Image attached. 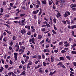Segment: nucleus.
<instances>
[{
    "instance_id": "obj_1",
    "label": "nucleus",
    "mask_w": 76,
    "mask_h": 76,
    "mask_svg": "<svg viewBox=\"0 0 76 76\" xmlns=\"http://www.w3.org/2000/svg\"><path fill=\"white\" fill-rule=\"evenodd\" d=\"M70 15V13L69 11H66L64 14V16L65 18H67L68 16Z\"/></svg>"
},
{
    "instance_id": "obj_2",
    "label": "nucleus",
    "mask_w": 76,
    "mask_h": 76,
    "mask_svg": "<svg viewBox=\"0 0 76 76\" xmlns=\"http://www.w3.org/2000/svg\"><path fill=\"white\" fill-rule=\"evenodd\" d=\"M60 2L61 3L60 4V7H65V4H64V1L63 0H61V1H60Z\"/></svg>"
},
{
    "instance_id": "obj_3",
    "label": "nucleus",
    "mask_w": 76,
    "mask_h": 76,
    "mask_svg": "<svg viewBox=\"0 0 76 76\" xmlns=\"http://www.w3.org/2000/svg\"><path fill=\"white\" fill-rule=\"evenodd\" d=\"M29 42H32V43H33L34 44H35V38H34L33 37L31 39H30L29 41Z\"/></svg>"
},
{
    "instance_id": "obj_4",
    "label": "nucleus",
    "mask_w": 76,
    "mask_h": 76,
    "mask_svg": "<svg viewBox=\"0 0 76 76\" xmlns=\"http://www.w3.org/2000/svg\"><path fill=\"white\" fill-rule=\"evenodd\" d=\"M29 58V57L28 56H27L26 57V58L24 59V61L26 63L27 62H28Z\"/></svg>"
},
{
    "instance_id": "obj_5",
    "label": "nucleus",
    "mask_w": 76,
    "mask_h": 76,
    "mask_svg": "<svg viewBox=\"0 0 76 76\" xmlns=\"http://www.w3.org/2000/svg\"><path fill=\"white\" fill-rule=\"evenodd\" d=\"M20 32L22 34H26V30L25 29H23L20 31Z\"/></svg>"
},
{
    "instance_id": "obj_6",
    "label": "nucleus",
    "mask_w": 76,
    "mask_h": 76,
    "mask_svg": "<svg viewBox=\"0 0 76 76\" xmlns=\"http://www.w3.org/2000/svg\"><path fill=\"white\" fill-rule=\"evenodd\" d=\"M56 71H55L53 72H50L49 74V76H53L54 74H55V73H56Z\"/></svg>"
},
{
    "instance_id": "obj_7",
    "label": "nucleus",
    "mask_w": 76,
    "mask_h": 76,
    "mask_svg": "<svg viewBox=\"0 0 76 76\" xmlns=\"http://www.w3.org/2000/svg\"><path fill=\"white\" fill-rule=\"evenodd\" d=\"M21 47L22 48V53H24L25 49V46H21Z\"/></svg>"
},
{
    "instance_id": "obj_8",
    "label": "nucleus",
    "mask_w": 76,
    "mask_h": 76,
    "mask_svg": "<svg viewBox=\"0 0 76 76\" xmlns=\"http://www.w3.org/2000/svg\"><path fill=\"white\" fill-rule=\"evenodd\" d=\"M15 47H16V48H17L18 49L20 48H19V43H17L16 44H15Z\"/></svg>"
},
{
    "instance_id": "obj_9",
    "label": "nucleus",
    "mask_w": 76,
    "mask_h": 76,
    "mask_svg": "<svg viewBox=\"0 0 76 76\" xmlns=\"http://www.w3.org/2000/svg\"><path fill=\"white\" fill-rule=\"evenodd\" d=\"M57 15H56V17L57 18H59L60 16H61V14L59 12H58Z\"/></svg>"
},
{
    "instance_id": "obj_10",
    "label": "nucleus",
    "mask_w": 76,
    "mask_h": 76,
    "mask_svg": "<svg viewBox=\"0 0 76 76\" xmlns=\"http://www.w3.org/2000/svg\"><path fill=\"white\" fill-rule=\"evenodd\" d=\"M25 28H27L28 30H30L31 27L29 26H25Z\"/></svg>"
},
{
    "instance_id": "obj_11",
    "label": "nucleus",
    "mask_w": 76,
    "mask_h": 76,
    "mask_svg": "<svg viewBox=\"0 0 76 76\" xmlns=\"http://www.w3.org/2000/svg\"><path fill=\"white\" fill-rule=\"evenodd\" d=\"M20 75H23L24 76H26L25 74V71H24L22 72V73L20 74Z\"/></svg>"
},
{
    "instance_id": "obj_12",
    "label": "nucleus",
    "mask_w": 76,
    "mask_h": 76,
    "mask_svg": "<svg viewBox=\"0 0 76 76\" xmlns=\"http://www.w3.org/2000/svg\"><path fill=\"white\" fill-rule=\"evenodd\" d=\"M42 3L43 4H47V2L46 1H42Z\"/></svg>"
},
{
    "instance_id": "obj_13",
    "label": "nucleus",
    "mask_w": 76,
    "mask_h": 76,
    "mask_svg": "<svg viewBox=\"0 0 76 76\" xmlns=\"http://www.w3.org/2000/svg\"><path fill=\"white\" fill-rule=\"evenodd\" d=\"M41 67V65L39 64L37 66H36L35 67V69H38V68H39V67Z\"/></svg>"
},
{
    "instance_id": "obj_14",
    "label": "nucleus",
    "mask_w": 76,
    "mask_h": 76,
    "mask_svg": "<svg viewBox=\"0 0 76 76\" xmlns=\"http://www.w3.org/2000/svg\"><path fill=\"white\" fill-rule=\"evenodd\" d=\"M59 59L61 60H62V61H64V60H65V59H64V58L63 57H60Z\"/></svg>"
},
{
    "instance_id": "obj_15",
    "label": "nucleus",
    "mask_w": 76,
    "mask_h": 76,
    "mask_svg": "<svg viewBox=\"0 0 76 76\" xmlns=\"http://www.w3.org/2000/svg\"><path fill=\"white\" fill-rule=\"evenodd\" d=\"M38 39H41L42 38V36L40 35H39L38 36Z\"/></svg>"
},
{
    "instance_id": "obj_16",
    "label": "nucleus",
    "mask_w": 76,
    "mask_h": 76,
    "mask_svg": "<svg viewBox=\"0 0 76 76\" xmlns=\"http://www.w3.org/2000/svg\"><path fill=\"white\" fill-rule=\"evenodd\" d=\"M0 68L1 69H0V72H2L3 69H4V68H3V67L2 66H1Z\"/></svg>"
},
{
    "instance_id": "obj_17",
    "label": "nucleus",
    "mask_w": 76,
    "mask_h": 76,
    "mask_svg": "<svg viewBox=\"0 0 76 76\" xmlns=\"http://www.w3.org/2000/svg\"><path fill=\"white\" fill-rule=\"evenodd\" d=\"M71 53H72L73 54H76V51L73 50L71 52Z\"/></svg>"
},
{
    "instance_id": "obj_18",
    "label": "nucleus",
    "mask_w": 76,
    "mask_h": 76,
    "mask_svg": "<svg viewBox=\"0 0 76 76\" xmlns=\"http://www.w3.org/2000/svg\"><path fill=\"white\" fill-rule=\"evenodd\" d=\"M28 65H32V62L31 61H28Z\"/></svg>"
},
{
    "instance_id": "obj_19",
    "label": "nucleus",
    "mask_w": 76,
    "mask_h": 76,
    "mask_svg": "<svg viewBox=\"0 0 76 76\" xmlns=\"http://www.w3.org/2000/svg\"><path fill=\"white\" fill-rule=\"evenodd\" d=\"M54 61V57L51 56V61L52 62H53Z\"/></svg>"
},
{
    "instance_id": "obj_20",
    "label": "nucleus",
    "mask_w": 76,
    "mask_h": 76,
    "mask_svg": "<svg viewBox=\"0 0 76 76\" xmlns=\"http://www.w3.org/2000/svg\"><path fill=\"white\" fill-rule=\"evenodd\" d=\"M74 28H76V25H75L71 26V29H74Z\"/></svg>"
},
{
    "instance_id": "obj_21",
    "label": "nucleus",
    "mask_w": 76,
    "mask_h": 76,
    "mask_svg": "<svg viewBox=\"0 0 76 76\" xmlns=\"http://www.w3.org/2000/svg\"><path fill=\"white\" fill-rule=\"evenodd\" d=\"M66 57L67 59H68L69 60H70V59H71V57L69 56H66Z\"/></svg>"
},
{
    "instance_id": "obj_22",
    "label": "nucleus",
    "mask_w": 76,
    "mask_h": 76,
    "mask_svg": "<svg viewBox=\"0 0 76 76\" xmlns=\"http://www.w3.org/2000/svg\"><path fill=\"white\" fill-rule=\"evenodd\" d=\"M38 63H40V61H39V60H38L37 61H35L34 63L36 64H37Z\"/></svg>"
},
{
    "instance_id": "obj_23",
    "label": "nucleus",
    "mask_w": 76,
    "mask_h": 76,
    "mask_svg": "<svg viewBox=\"0 0 76 76\" xmlns=\"http://www.w3.org/2000/svg\"><path fill=\"white\" fill-rule=\"evenodd\" d=\"M12 39H13V40H14V41H15V40L16 39V36H13L12 37Z\"/></svg>"
},
{
    "instance_id": "obj_24",
    "label": "nucleus",
    "mask_w": 76,
    "mask_h": 76,
    "mask_svg": "<svg viewBox=\"0 0 76 76\" xmlns=\"http://www.w3.org/2000/svg\"><path fill=\"white\" fill-rule=\"evenodd\" d=\"M31 31H28L27 32V35H31Z\"/></svg>"
},
{
    "instance_id": "obj_25",
    "label": "nucleus",
    "mask_w": 76,
    "mask_h": 76,
    "mask_svg": "<svg viewBox=\"0 0 76 76\" xmlns=\"http://www.w3.org/2000/svg\"><path fill=\"white\" fill-rule=\"evenodd\" d=\"M23 69L24 70V71H25L26 70V66H24L23 67Z\"/></svg>"
},
{
    "instance_id": "obj_26",
    "label": "nucleus",
    "mask_w": 76,
    "mask_h": 76,
    "mask_svg": "<svg viewBox=\"0 0 76 76\" xmlns=\"http://www.w3.org/2000/svg\"><path fill=\"white\" fill-rule=\"evenodd\" d=\"M53 21L55 23H57V22H56V19L54 18L53 19Z\"/></svg>"
},
{
    "instance_id": "obj_27",
    "label": "nucleus",
    "mask_w": 76,
    "mask_h": 76,
    "mask_svg": "<svg viewBox=\"0 0 76 76\" xmlns=\"http://www.w3.org/2000/svg\"><path fill=\"white\" fill-rule=\"evenodd\" d=\"M38 59H41V56L40 55H38L37 56Z\"/></svg>"
},
{
    "instance_id": "obj_28",
    "label": "nucleus",
    "mask_w": 76,
    "mask_h": 76,
    "mask_svg": "<svg viewBox=\"0 0 76 76\" xmlns=\"http://www.w3.org/2000/svg\"><path fill=\"white\" fill-rule=\"evenodd\" d=\"M42 58L43 59H45V55H44V54H42Z\"/></svg>"
},
{
    "instance_id": "obj_29",
    "label": "nucleus",
    "mask_w": 76,
    "mask_h": 76,
    "mask_svg": "<svg viewBox=\"0 0 76 76\" xmlns=\"http://www.w3.org/2000/svg\"><path fill=\"white\" fill-rule=\"evenodd\" d=\"M12 73H13V72H9L8 74V76H11V75H12Z\"/></svg>"
},
{
    "instance_id": "obj_30",
    "label": "nucleus",
    "mask_w": 76,
    "mask_h": 76,
    "mask_svg": "<svg viewBox=\"0 0 76 76\" xmlns=\"http://www.w3.org/2000/svg\"><path fill=\"white\" fill-rule=\"evenodd\" d=\"M45 30H46V29H45V28H42L41 29V31L43 32H45Z\"/></svg>"
},
{
    "instance_id": "obj_31",
    "label": "nucleus",
    "mask_w": 76,
    "mask_h": 76,
    "mask_svg": "<svg viewBox=\"0 0 76 76\" xmlns=\"http://www.w3.org/2000/svg\"><path fill=\"white\" fill-rule=\"evenodd\" d=\"M61 53H66V51L64 50H63L61 51Z\"/></svg>"
},
{
    "instance_id": "obj_32",
    "label": "nucleus",
    "mask_w": 76,
    "mask_h": 76,
    "mask_svg": "<svg viewBox=\"0 0 76 76\" xmlns=\"http://www.w3.org/2000/svg\"><path fill=\"white\" fill-rule=\"evenodd\" d=\"M43 64L44 66H46L47 65H46V63L45 62H43Z\"/></svg>"
},
{
    "instance_id": "obj_33",
    "label": "nucleus",
    "mask_w": 76,
    "mask_h": 76,
    "mask_svg": "<svg viewBox=\"0 0 76 76\" xmlns=\"http://www.w3.org/2000/svg\"><path fill=\"white\" fill-rule=\"evenodd\" d=\"M3 5H4V6H5V5H6V2L5 1H4L3 3Z\"/></svg>"
},
{
    "instance_id": "obj_34",
    "label": "nucleus",
    "mask_w": 76,
    "mask_h": 76,
    "mask_svg": "<svg viewBox=\"0 0 76 76\" xmlns=\"http://www.w3.org/2000/svg\"><path fill=\"white\" fill-rule=\"evenodd\" d=\"M0 12H1V13H2L3 12V9L2 8H1L0 9Z\"/></svg>"
},
{
    "instance_id": "obj_35",
    "label": "nucleus",
    "mask_w": 76,
    "mask_h": 76,
    "mask_svg": "<svg viewBox=\"0 0 76 76\" xmlns=\"http://www.w3.org/2000/svg\"><path fill=\"white\" fill-rule=\"evenodd\" d=\"M37 58V55H35L33 57V58Z\"/></svg>"
},
{
    "instance_id": "obj_36",
    "label": "nucleus",
    "mask_w": 76,
    "mask_h": 76,
    "mask_svg": "<svg viewBox=\"0 0 76 76\" xmlns=\"http://www.w3.org/2000/svg\"><path fill=\"white\" fill-rule=\"evenodd\" d=\"M48 49H44L43 50L44 52H46V53L48 52Z\"/></svg>"
},
{
    "instance_id": "obj_37",
    "label": "nucleus",
    "mask_w": 76,
    "mask_h": 76,
    "mask_svg": "<svg viewBox=\"0 0 76 76\" xmlns=\"http://www.w3.org/2000/svg\"><path fill=\"white\" fill-rule=\"evenodd\" d=\"M63 42L62 41L61 42H60L59 43V45H63Z\"/></svg>"
},
{
    "instance_id": "obj_38",
    "label": "nucleus",
    "mask_w": 76,
    "mask_h": 76,
    "mask_svg": "<svg viewBox=\"0 0 76 76\" xmlns=\"http://www.w3.org/2000/svg\"><path fill=\"white\" fill-rule=\"evenodd\" d=\"M52 32L53 34H56V31L54 30H52Z\"/></svg>"
},
{
    "instance_id": "obj_39",
    "label": "nucleus",
    "mask_w": 76,
    "mask_h": 76,
    "mask_svg": "<svg viewBox=\"0 0 76 76\" xmlns=\"http://www.w3.org/2000/svg\"><path fill=\"white\" fill-rule=\"evenodd\" d=\"M33 14H34V15H37V13L36 11H34L33 12Z\"/></svg>"
},
{
    "instance_id": "obj_40",
    "label": "nucleus",
    "mask_w": 76,
    "mask_h": 76,
    "mask_svg": "<svg viewBox=\"0 0 76 76\" xmlns=\"http://www.w3.org/2000/svg\"><path fill=\"white\" fill-rule=\"evenodd\" d=\"M62 62H60L57 64L58 66H59V65H61V64H62Z\"/></svg>"
},
{
    "instance_id": "obj_41",
    "label": "nucleus",
    "mask_w": 76,
    "mask_h": 76,
    "mask_svg": "<svg viewBox=\"0 0 76 76\" xmlns=\"http://www.w3.org/2000/svg\"><path fill=\"white\" fill-rule=\"evenodd\" d=\"M39 7V4H37L36 6V7L37 9H38V7Z\"/></svg>"
},
{
    "instance_id": "obj_42",
    "label": "nucleus",
    "mask_w": 76,
    "mask_h": 76,
    "mask_svg": "<svg viewBox=\"0 0 76 76\" xmlns=\"http://www.w3.org/2000/svg\"><path fill=\"white\" fill-rule=\"evenodd\" d=\"M62 23L64 24H66V21L65 20H62Z\"/></svg>"
},
{
    "instance_id": "obj_43",
    "label": "nucleus",
    "mask_w": 76,
    "mask_h": 76,
    "mask_svg": "<svg viewBox=\"0 0 76 76\" xmlns=\"http://www.w3.org/2000/svg\"><path fill=\"white\" fill-rule=\"evenodd\" d=\"M10 5L11 6V7H13V3H10Z\"/></svg>"
},
{
    "instance_id": "obj_44",
    "label": "nucleus",
    "mask_w": 76,
    "mask_h": 76,
    "mask_svg": "<svg viewBox=\"0 0 76 76\" xmlns=\"http://www.w3.org/2000/svg\"><path fill=\"white\" fill-rule=\"evenodd\" d=\"M23 66V65H20L19 67V69H22V68Z\"/></svg>"
},
{
    "instance_id": "obj_45",
    "label": "nucleus",
    "mask_w": 76,
    "mask_h": 76,
    "mask_svg": "<svg viewBox=\"0 0 76 76\" xmlns=\"http://www.w3.org/2000/svg\"><path fill=\"white\" fill-rule=\"evenodd\" d=\"M39 73H44V72L41 70H39Z\"/></svg>"
},
{
    "instance_id": "obj_46",
    "label": "nucleus",
    "mask_w": 76,
    "mask_h": 76,
    "mask_svg": "<svg viewBox=\"0 0 76 76\" xmlns=\"http://www.w3.org/2000/svg\"><path fill=\"white\" fill-rule=\"evenodd\" d=\"M64 44H69V43L67 41H64Z\"/></svg>"
},
{
    "instance_id": "obj_47",
    "label": "nucleus",
    "mask_w": 76,
    "mask_h": 76,
    "mask_svg": "<svg viewBox=\"0 0 76 76\" xmlns=\"http://www.w3.org/2000/svg\"><path fill=\"white\" fill-rule=\"evenodd\" d=\"M14 56H16L17 57V56H18V53H14Z\"/></svg>"
},
{
    "instance_id": "obj_48",
    "label": "nucleus",
    "mask_w": 76,
    "mask_h": 76,
    "mask_svg": "<svg viewBox=\"0 0 76 76\" xmlns=\"http://www.w3.org/2000/svg\"><path fill=\"white\" fill-rule=\"evenodd\" d=\"M46 26H47V27H48V28H50V25L48 23L46 24Z\"/></svg>"
},
{
    "instance_id": "obj_49",
    "label": "nucleus",
    "mask_w": 76,
    "mask_h": 76,
    "mask_svg": "<svg viewBox=\"0 0 76 76\" xmlns=\"http://www.w3.org/2000/svg\"><path fill=\"white\" fill-rule=\"evenodd\" d=\"M37 2L38 4H39L40 5V4H41V3H40V1H39L37 0Z\"/></svg>"
},
{
    "instance_id": "obj_50",
    "label": "nucleus",
    "mask_w": 76,
    "mask_h": 76,
    "mask_svg": "<svg viewBox=\"0 0 76 76\" xmlns=\"http://www.w3.org/2000/svg\"><path fill=\"white\" fill-rule=\"evenodd\" d=\"M14 58H15V61H16L17 60V59H18V58L17 57V56H14Z\"/></svg>"
},
{
    "instance_id": "obj_51",
    "label": "nucleus",
    "mask_w": 76,
    "mask_h": 76,
    "mask_svg": "<svg viewBox=\"0 0 76 76\" xmlns=\"http://www.w3.org/2000/svg\"><path fill=\"white\" fill-rule=\"evenodd\" d=\"M4 25H6V26H7L8 28H10V26H9L8 24H4Z\"/></svg>"
},
{
    "instance_id": "obj_52",
    "label": "nucleus",
    "mask_w": 76,
    "mask_h": 76,
    "mask_svg": "<svg viewBox=\"0 0 76 76\" xmlns=\"http://www.w3.org/2000/svg\"><path fill=\"white\" fill-rule=\"evenodd\" d=\"M45 42V41L44 40H43L40 42V44H42L43 43H44V42Z\"/></svg>"
},
{
    "instance_id": "obj_53",
    "label": "nucleus",
    "mask_w": 76,
    "mask_h": 76,
    "mask_svg": "<svg viewBox=\"0 0 76 76\" xmlns=\"http://www.w3.org/2000/svg\"><path fill=\"white\" fill-rule=\"evenodd\" d=\"M35 31V29H34L31 30V32H34Z\"/></svg>"
},
{
    "instance_id": "obj_54",
    "label": "nucleus",
    "mask_w": 76,
    "mask_h": 76,
    "mask_svg": "<svg viewBox=\"0 0 76 76\" xmlns=\"http://www.w3.org/2000/svg\"><path fill=\"white\" fill-rule=\"evenodd\" d=\"M1 60L2 61V63H3V64H4V60L1 59Z\"/></svg>"
},
{
    "instance_id": "obj_55",
    "label": "nucleus",
    "mask_w": 76,
    "mask_h": 76,
    "mask_svg": "<svg viewBox=\"0 0 76 76\" xmlns=\"http://www.w3.org/2000/svg\"><path fill=\"white\" fill-rule=\"evenodd\" d=\"M44 19L45 20H46V21H47L48 22V20L47 19V18L45 17L44 18Z\"/></svg>"
},
{
    "instance_id": "obj_56",
    "label": "nucleus",
    "mask_w": 76,
    "mask_h": 76,
    "mask_svg": "<svg viewBox=\"0 0 76 76\" xmlns=\"http://www.w3.org/2000/svg\"><path fill=\"white\" fill-rule=\"evenodd\" d=\"M21 63H22V64H25V62L24 61H23V60H22Z\"/></svg>"
},
{
    "instance_id": "obj_57",
    "label": "nucleus",
    "mask_w": 76,
    "mask_h": 76,
    "mask_svg": "<svg viewBox=\"0 0 76 76\" xmlns=\"http://www.w3.org/2000/svg\"><path fill=\"white\" fill-rule=\"evenodd\" d=\"M4 67L6 69H7V68H8V65H5Z\"/></svg>"
},
{
    "instance_id": "obj_58",
    "label": "nucleus",
    "mask_w": 76,
    "mask_h": 76,
    "mask_svg": "<svg viewBox=\"0 0 76 76\" xmlns=\"http://www.w3.org/2000/svg\"><path fill=\"white\" fill-rule=\"evenodd\" d=\"M3 34L1 35V37L0 38V40H1L2 39V38H3Z\"/></svg>"
},
{
    "instance_id": "obj_59",
    "label": "nucleus",
    "mask_w": 76,
    "mask_h": 76,
    "mask_svg": "<svg viewBox=\"0 0 76 76\" xmlns=\"http://www.w3.org/2000/svg\"><path fill=\"white\" fill-rule=\"evenodd\" d=\"M73 65L75 66H76V63L75 62H73Z\"/></svg>"
},
{
    "instance_id": "obj_60",
    "label": "nucleus",
    "mask_w": 76,
    "mask_h": 76,
    "mask_svg": "<svg viewBox=\"0 0 76 76\" xmlns=\"http://www.w3.org/2000/svg\"><path fill=\"white\" fill-rule=\"evenodd\" d=\"M72 10H73V11H76V8L74 7L72 8Z\"/></svg>"
},
{
    "instance_id": "obj_61",
    "label": "nucleus",
    "mask_w": 76,
    "mask_h": 76,
    "mask_svg": "<svg viewBox=\"0 0 76 76\" xmlns=\"http://www.w3.org/2000/svg\"><path fill=\"white\" fill-rule=\"evenodd\" d=\"M50 47V45H47L46 46V48H47L48 47Z\"/></svg>"
},
{
    "instance_id": "obj_62",
    "label": "nucleus",
    "mask_w": 76,
    "mask_h": 76,
    "mask_svg": "<svg viewBox=\"0 0 76 76\" xmlns=\"http://www.w3.org/2000/svg\"><path fill=\"white\" fill-rule=\"evenodd\" d=\"M13 44V42L11 41L10 43V45L12 46V45Z\"/></svg>"
},
{
    "instance_id": "obj_63",
    "label": "nucleus",
    "mask_w": 76,
    "mask_h": 76,
    "mask_svg": "<svg viewBox=\"0 0 76 76\" xmlns=\"http://www.w3.org/2000/svg\"><path fill=\"white\" fill-rule=\"evenodd\" d=\"M10 64H13V62H12V60L10 61Z\"/></svg>"
},
{
    "instance_id": "obj_64",
    "label": "nucleus",
    "mask_w": 76,
    "mask_h": 76,
    "mask_svg": "<svg viewBox=\"0 0 76 76\" xmlns=\"http://www.w3.org/2000/svg\"><path fill=\"white\" fill-rule=\"evenodd\" d=\"M19 17H14V19H19Z\"/></svg>"
}]
</instances>
